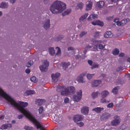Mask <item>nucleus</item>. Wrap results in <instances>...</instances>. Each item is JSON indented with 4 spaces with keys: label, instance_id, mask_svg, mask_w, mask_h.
<instances>
[{
    "label": "nucleus",
    "instance_id": "obj_1",
    "mask_svg": "<svg viewBox=\"0 0 130 130\" xmlns=\"http://www.w3.org/2000/svg\"><path fill=\"white\" fill-rule=\"evenodd\" d=\"M3 97L8 102L9 104L17 108L26 117L28 118L36 126L37 129L40 128L41 130H45L40 123L38 121L29 111L27 109L24 108L28 105L26 102H24L20 101L16 102L10 96L7 94L0 87V97Z\"/></svg>",
    "mask_w": 130,
    "mask_h": 130
},
{
    "label": "nucleus",
    "instance_id": "obj_2",
    "mask_svg": "<svg viewBox=\"0 0 130 130\" xmlns=\"http://www.w3.org/2000/svg\"><path fill=\"white\" fill-rule=\"evenodd\" d=\"M66 4L63 2L57 0L54 2L50 6V10L54 14L62 12L66 8Z\"/></svg>",
    "mask_w": 130,
    "mask_h": 130
},
{
    "label": "nucleus",
    "instance_id": "obj_3",
    "mask_svg": "<svg viewBox=\"0 0 130 130\" xmlns=\"http://www.w3.org/2000/svg\"><path fill=\"white\" fill-rule=\"evenodd\" d=\"M58 89H61V94L64 96H67L71 95L72 93H74L75 92V88L73 86H70L67 88L62 87L61 86L58 87Z\"/></svg>",
    "mask_w": 130,
    "mask_h": 130
},
{
    "label": "nucleus",
    "instance_id": "obj_4",
    "mask_svg": "<svg viewBox=\"0 0 130 130\" xmlns=\"http://www.w3.org/2000/svg\"><path fill=\"white\" fill-rule=\"evenodd\" d=\"M119 18H117L115 19L113 21L114 22L116 23V25L118 26H123L129 22L130 21L129 19L128 18L124 19L121 21H119Z\"/></svg>",
    "mask_w": 130,
    "mask_h": 130
},
{
    "label": "nucleus",
    "instance_id": "obj_5",
    "mask_svg": "<svg viewBox=\"0 0 130 130\" xmlns=\"http://www.w3.org/2000/svg\"><path fill=\"white\" fill-rule=\"evenodd\" d=\"M82 91L79 90L76 92V94L74 95L73 96V100L74 102H78L82 98Z\"/></svg>",
    "mask_w": 130,
    "mask_h": 130
},
{
    "label": "nucleus",
    "instance_id": "obj_6",
    "mask_svg": "<svg viewBox=\"0 0 130 130\" xmlns=\"http://www.w3.org/2000/svg\"><path fill=\"white\" fill-rule=\"evenodd\" d=\"M113 118L114 119L110 123L111 125L116 126L119 125L121 121V119L120 117L117 115H116L113 117Z\"/></svg>",
    "mask_w": 130,
    "mask_h": 130
},
{
    "label": "nucleus",
    "instance_id": "obj_7",
    "mask_svg": "<svg viewBox=\"0 0 130 130\" xmlns=\"http://www.w3.org/2000/svg\"><path fill=\"white\" fill-rule=\"evenodd\" d=\"M85 74L82 73L78 75L76 78V80L78 83H84L86 82V80L84 77Z\"/></svg>",
    "mask_w": 130,
    "mask_h": 130
},
{
    "label": "nucleus",
    "instance_id": "obj_8",
    "mask_svg": "<svg viewBox=\"0 0 130 130\" xmlns=\"http://www.w3.org/2000/svg\"><path fill=\"white\" fill-rule=\"evenodd\" d=\"M48 65V61L46 60H44L43 64L39 67L40 70L42 72H46L47 71V67Z\"/></svg>",
    "mask_w": 130,
    "mask_h": 130
},
{
    "label": "nucleus",
    "instance_id": "obj_9",
    "mask_svg": "<svg viewBox=\"0 0 130 130\" xmlns=\"http://www.w3.org/2000/svg\"><path fill=\"white\" fill-rule=\"evenodd\" d=\"M50 25V20L49 19H46L42 23V27L45 29H48Z\"/></svg>",
    "mask_w": 130,
    "mask_h": 130
},
{
    "label": "nucleus",
    "instance_id": "obj_10",
    "mask_svg": "<svg viewBox=\"0 0 130 130\" xmlns=\"http://www.w3.org/2000/svg\"><path fill=\"white\" fill-rule=\"evenodd\" d=\"M52 117L53 120L59 123L61 122L62 117L60 115H53Z\"/></svg>",
    "mask_w": 130,
    "mask_h": 130
},
{
    "label": "nucleus",
    "instance_id": "obj_11",
    "mask_svg": "<svg viewBox=\"0 0 130 130\" xmlns=\"http://www.w3.org/2000/svg\"><path fill=\"white\" fill-rule=\"evenodd\" d=\"M110 113L107 112H105L102 113L100 116V119L101 120H106L111 117Z\"/></svg>",
    "mask_w": 130,
    "mask_h": 130
},
{
    "label": "nucleus",
    "instance_id": "obj_12",
    "mask_svg": "<svg viewBox=\"0 0 130 130\" xmlns=\"http://www.w3.org/2000/svg\"><path fill=\"white\" fill-rule=\"evenodd\" d=\"M60 75L59 73L52 74L51 75L52 80L54 83H56L59 80V77Z\"/></svg>",
    "mask_w": 130,
    "mask_h": 130
},
{
    "label": "nucleus",
    "instance_id": "obj_13",
    "mask_svg": "<svg viewBox=\"0 0 130 130\" xmlns=\"http://www.w3.org/2000/svg\"><path fill=\"white\" fill-rule=\"evenodd\" d=\"M91 42L92 44L96 46L95 50L98 51V46L99 44L103 43V41L101 40H96L95 39H93L91 40Z\"/></svg>",
    "mask_w": 130,
    "mask_h": 130
},
{
    "label": "nucleus",
    "instance_id": "obj_14",
    "mask_svg": "<svg viewBox=\"0 0 130 130\" xmlns=\"http://www.w3.org/2000/svg\"><path fill=\"white\" fill-rule=\"evenodd\" d=\"M84 116L82 115H77L74 116L73 120L75 122L82 121L83 119Z\"/></svg>",
    "mask_w": 130,
    "mask_h": 130
},
{
    "label": "nucleus",
    "instance_id": "obj_15",
    "mask_svg": "<svg viewBox=\"0 0 130 130\" xmlns=\"http://www.w3.org/2000/svg\"><path fill=\"white\" fill-rule=\"evenodd\" d=\"M102 83V81L100 80H94L92 82L91 86L93 87H95L98 86Z\"/></svg>",
    "mask_w": 130,
    "mask_h": 130
},
{
    "label": "nucleus",
    "instance_id": "obj_16",
    "mask_svg": "<svg viewBox=\"0 0 130 130\" xmlns=\"http://www.w3.org/2000/svg\"><path fill=\"white\" fill-rule=\"evenodd\" d=\"M88 107L85 106L81 108V112L84 115H87L89 111V108Z\"/></svg>",
    "mask_w": 130,
    "mask_h": 130
},
{
    "label": "nucleus",
    "instance_id": "obj_17",
    "mask_svg": "<svg viewBox=\"0 0 130 130\" xmlns=\"http://www.w3.org/2000/svg\"><path fill=\"white\" fill-rule=\"evenodd\" d=\"M92 24L94 25H98L101 26H102L103 25V22L100 21L99 20H95L91 22Z\"/></svg>",
    "mask_w": 130,
    "mask_h": 130
},
{
    "label": "nucleus",
    "instance_id": "obj_18",
    "mask_svg": "<svg viewBox=\"0 0 130 130\" xmlns=\"http://www.w3.org/2000/svg\"><path fill=\"white\" fill-rule=\"evenodd\" d=\"M104 109V108L103 107H98L93 108L92 109V110L96 112L97 113H99L102 111Z\"/></svg>",
    "mask_w": 130,
    "mask_h": 130
},
{
    "label": "nucleus",
    "instance_id": "obj_19",
    "mask_svg": "<svg viewBox=\"0 0 130 130\" xmlns=\"http://www.w3.org/2000/svg\"><path fill=\"white\" fill-rule=\"evenodd\" d=\"M98 18V15L96 14H91L87 18L88 21H91L93 20Z\"/></svg>",
    "mask_w": 130,
    "mask_h": 130
},
{
    "label": "nucleus",
    "instance_id": "obj_20",
    "mask_svg": "<svg viewBox=\"0 0 130 130\" xmlns=\"http://www.w3.org/2000/svg\"><path fill=\"white\" fill-rule=\"evenodd\" d=\"M92 3L90 1H88L86 3V10L87 11L90 10L92 8Z\"/></svg>",
    "mask_w": 130,
    "mask_h": 130
},
{
    "label": "nucleus",
    "instance_id": "obj_21",
    "mask_svg": "<svg viewBox=\"0 0 130 130\" xmlns=\"http://www.w3.org/2000/svg\"><path fill=\"white\" fill-rule=\"evenodd\" d=\"M102 97L106 98L109 94V92L107 90H104L101 93Z\"/></svg>",
    "mask_w": 130,
    "mask_h": 130
},
{
    "label": "nucleus",
    "instance_id": "obj_22",
    "mask_svg": "<svg viewBox=\"0 0 130 130\" xmlns=\"http://www.w3.org/2000/svg\"><path fill=\"white\" fill-rule=\"evenodd\" d=\"M100 94V93L98 91L94 92L91 94V97L93 99L97 98Z\"/></svg>",
    "mask_w": 130,
    "mask_h": 130
},
{
    "label": "nucleus",
    "instance_id": "obj_23",
    "mask_svg": "<svg viewBox=\"0 0 130 130\" xmlns=\"http://www.w3.org/2000/svg\"><path fill=\"white\" fill-rule=\"evenodd\" d=\"M104 36L105 38H110L113 36V35L111 31H108L105 33Z\"/></svg>",
    "mask_w": 130,
    "mask_h": 130
},
{
    "label": "nucleus",
    "instance_id": "obj_24",
    "mask_svg": "<svg viewBox=\"0 0 130 130\" xmlns=\"http://www.w3.org/2000/svg\"><path fill=\"white\" fill-rule=\"evenodd\" d=\"M45 102L44 99H37L35 101L36 104L38 105H41Z\"/></svg>",
    "mask_w": 130,
    "mask_h": 130
},
{
    "label": "nucleus",
    "instance_id": "obj_25",
    "mask_svg": "<svg viewBox=\"0 0 130 130\" xmlns=\"http://www.w3.org/2000/svg\"><path fill=\"white\" fill-rule=\"evenodd\" d=\"M12 125L10 124H4L2 125L0 128L2 129H6L8 128H9L11 127Z\"/></svg>",
    "mask_w": 130,
    "mask_h": 130
},
{
    "label": "nucleus",
    "instance_id": "obj_26",
    "mask_svg": "<svg viewBox=\"0 0 130 130\" xmlns=\"http://www.w3.org/2000/svg\"><path fill=\"white\" fill-rule=\"evenodd\" d=\"M35 93V92L33 90H28L26 91L24 93V95L25 96H28L29 95L34 94Z\"/></svg>",
    "mask_w": 130,
    "mask_h": 130
},
{
    "label": "nucleus",
    "instance_id": "obj_27",
    "mask_svg": "<svg viewBox=\"0 0 130 130\" xmlns=\"http://www.w3.org/2000/svg\"><path fill=\"white\" fill-rule=\"evenodd\" d=\"M48 52L51 55L53 56L55 54V51L53 47H50L48 48Z\"/></svg>",
    "mask_w": 130,
    "mask_h": 130
},
{
    "label": "nucleus",
    "instance_id": "obj_28",
    "mask_svg": "<svg viewBox=\"0 0 130 130\" xmlns=\"http://www.w3.org/2000/svg\"><path fill=\"white\" fill-rule=\"evenodd\" d=\"M55 48L56 51V56H60L61 54V51L60 48L58 47H56Z\"/></svg>",
    "mask_w": 130,
    "mask_h": 130
},
{
    "label": "nucleus",
    "instance_id": "obj_29",
    "mask_svg": "<svg viewBox=\"0 0 130 130\" xmlns=\"http://www.w3.org/2000/svg\"><path fill=\"white\" fill-rule=\"evenodd\" d=\"M70 65V63L69 62H63L61 63V65L62 67L63 68L65 69L67 68L68 66Z\"/></svg>",
    "mask_w": 130,
    "mask_h": 130
},
{
    "label": "nucleus",
    "instance_id": "obj_30",
    "mask_svg": "<svg viewBox=\"0 0 130 130\" xmlns=\"http://www.w3.org/2000/svg\"><path fill=\"white\" fill-rule=\"evenodd\" d=\"M84 6L83 4L82 3H80L78 4L76 7L75 9L78 10H81L82 9Z\"/></svg>",
    "mask_w": 130,
    "mask_h": 130
},
{
    "label": "nucleus",
    "instance_id": "obj_31",
    "mask_svg": "<svg viewBox=\"0 0 130 130\" xmlns=\"http://www.w3.org/2000/svg\"><path fill=\"white\" fill-rule=\"evenodd\" d=\"M88 13H85L80 17L79 19V22H80L81 21L84 20L88 16Z\"/></svg>",
    "mask_w": 130,
    "mask_h": 130
},
{
    "label": "nucleus",
    "instance_id": "obj_32",
    "mask_svg": "<svg viewBox=\"0 0 130 130\" xmlns=\"http://www.w3.org/2000/svg\"><path fill=\"white\" fill-rule=\"evenodd\" d=\"M108 52V50L106 49H103L100 52V54L102 55H105Z\"/></svg>",
    "mask_w": 130,
    "mask_h": 130
},
{
    "label": "nucleus",
    "instance_id": "obj_33",
    "mask_svg": "<svg viewBox=\"0 0 130 130\" xmlns=\"http://www.w3.org/2000/svg\"><path fill=\"white\" fill-rule=\"evenodd\" d=\"M8 6V3H2L0 4V8H7Z\"/></svg>",
    "mask_w": 130,
    "mask_h": 130
},
{
    "label": "nucleus",
    "instance_id": "obj_34",
    "mask_svg": "<svg viewBox=\"0 0 130 130\" xmlns=\"http://www.w3.org/2000/svg\"><path fill=\"white\" fill-rule=\"evenodd\" d=\"M95 74L94 73L92 74L89 73H87L86 75L87 78L88 80L91 79L95 75Z\"/></svg>",
    "mask_w": 130,
    "mask_h": 130
},
{
    "label": "nucleus",
    "instance_id": "obj_35",
    "mask_svg": "<svg viewBox=\"0 0 130 130\" xmlns=\"http://www.w3.org/2000/svg\"><path fill=\"white\" fill-rule=\"evenodd\" d=\"M104 4V2L103 1H101L98 2L97 5L99 8H101L103 7Z\"/></svg>",
    "mask_w": 130,
    "mask_h": 130
},
{
    "label": "nucleus",
    "instance_id": "obj_36",
    "mask_svg": "<svg viewBox=\"0 0 130 130\" xmlns=\"http://www.w3.org/2000/svg\"><path fill=\"white\" fill-rule=\"evenodd\" d=\"M71 11V8L69 9L65 10L64 12L62 13L63 15H65L69 14Z\"/></svg>",
    "mask_w": 130,
    "mask_h": 130
},
{
    "label": "nucleus",
    "instance_id": "obj_37",
    "mask_svg": "<svg viewBox=\"0 0 130 130\" xmlns=\"http://www.w3.org/2000/svg\"><path fill=\"white\" fill-rule=\"evenodd\" d=\"M119 53V50L117 48L114 49L112 51V53L115 55H117Z\"/></svg>",
    "mask_w": 130,
    "mask_h": 130
},
{
    "label": "nucleus",
    "instance_id": "obj_38",
    "mask_svg": "<svg viewBox=\"0 0 130 130\" xmlns=\"http://www.w3.org/2000/svg\"><path fill=\"white\" fill-rule=\"evenodd\" d=\"M31 81L34 83H36L37 82L38 79L36 77L33 76L30 79Z\"/></svg>",
    "mask_w": 130,
    "mask_h": 130
},
{
    "label": "nucleus",
    "instance_id": "obj_39",
    "mask_svg": "<svg viewBox=\"0 0 130 130\" xmlns=\"http://www.w3.org/2000/svg\"><path fill=\"white\" fill-rule=\"evenodd\" d=\"M119 87H116L113 89L112 92L114 94H116L118 90L119 89Z\"/></svg>",
    "mask_w": 130,
    "mask_h": 130
},
{
    "label": "nucleus",
    "instance_id": "obj_40",
    "mask_svg": "<svg viewBox=\"0 0 130 130\" xmlns=\"http://www.w3.org/2000/svg\"><path fill=\"white\" fill-rule=\"evenodd\" d=\"M87 33V32L85 31H83L81 32L79 35V37H82Z\"/></svg>",
    "mask_w": 130,
    "mask_h": 130
},
{
    "label": "nucleus",
    "instance_id": "obj_41",
    "mask_svg": "<svg viewBox=\"0 0 130 130\" xmlns=\"http://www.w3.org/2000/svg\"><path fill=\"white\" fill-rule=\"evenodd\" d=\"M24 128L26 130H33V128L32 127L28 126H25Z\"/></svg>",
    "mask_w": 130,
    "mask_h": 130
},
{
    "label": "nucleus",
    "instance_id": "obj_42",
    "mask_svg": "<svg viewBox=\"0 0 130 130\" xmlns=\"http://www.w3.org/2000/svg\"><path fill=\"white\" fill-rule=\"evenodd\" d=\"M100 32L99 31H96L94 33V37L95 38H97L99 36Z\"/></svg>",
    "mask_w": 130,
    "mask_h": 130
},
{
    "label": "nucleus",
    "instance_id": "obj_43",
    "mask_svg": "<svg viewBox=\"0 0 130 130\" xmlns=\"http://www.w3.org/2000/svg\"><path fill=\"white\" fill-rule=\"evenodd\" d=\"M44 110V108L42 107H40L38 109L39 113L40 114H41Z\"/></svg>",
    "mask_w": 130,
    "mask_h": 130
},
{
    "label": "nucleus",
    "instance_id": "obj_44",
    "mask_svg": "<svg viewBox=\"0 0 130 130\" xmlns=\"http://www.w3.org/2000/svg\"><path fill=\"white\" fill-rule=\"evenodd\" d=\"M33 63V62L32 61L30 60L26 64V66L29 67H30Z\"/></svg>",
    "mask_w": 130,
    "mask_h": 130
},
{
    "label": "nucleus",
    "instance_id": "obj_45",
    "mask_svg": "<svg viewBox=\"0 0 130 130\" xmlns=\"http://www.w3.org/2000/svg\"><path fill=\"white\" fill-rule=\"evenodd\" d=\"M99 64L97 63L93 64L92 65L91 68V69H93L96 68H98L99 67Z\"/></svg>",
    "mask_w": 130,
    "mask_h": 130
},
{
    "label": "nucleus",
    "instance_id": "obj_46",
    "mask_svg": "<svg viewBox=\"0 0 130 130\" xmlns=\"http://www.w3.org/2000/svg\"><path fill=\"white\" fill-rule=\"evenodd\" d=\"M76 124L80 127H82L84 125V123L82 122H77L76 123Z\"/></svg>",
    "mask_w": 130,
    "mask_h": 130
},
{
    "label": "nucleus",
    "instance_id": "obj_47",
    "mask_svg": "<svg viewBox=\"0 0 130 130\" xmlns=\"http://www.w3.org/2000/svg\"><path fill=\"white\" fill-rule=\"evenodd\" d=\"M98 48L100 49H102L104 48L105 46V45H103L102 44H99L98 45Z\"/></svg>",
    "mask_w": 130,
    "mask_h": 130
},
{
    "label": "nucleus",
    "instance_id": "obj_48",
    "mask_svg": "<svg viewBox=\"0 0 130 130\" xmlns=\"http://www.w3.org/2000/svg\"><path fill=\"white\" fill-rule=\"evenodd\" d=\"M105 98L102 97V98L100 100V102L102 103H106V99H105Z\"/></svg>",
    "mask_w": 130,
    "mask_h": 130
},
{
    "label": "nucleus",
    "instance_id": "obj_49",
    "mask_svg": "<svg viewBox=\"0 0 130 130\" xmlns=\"http://www.w3.org/2000/svg\"><path fill=\"white\" fill-rule=\"evenodd\" d=\"M113 105V104L112 103H111L108 104L107 105V107L108 108H110L112 107Z\"/></svg>",
    "mask_w": 130,
    "mask_h": 130
},
{
    "label": "nucleus",
    "instance_id": "obj_50",
    "mask_svg": "<svg viewBox=\"0 0 130 130\" xmlns=\"http://www.w3.org/2000/svg\"><path fill=\"white\" fill-rule=\"evenodd\" d=\"M63 36H58L55 40L56 41H59L62 38H63Z\"/></svg>",
    "mask_w": 130,
    "mask_h": 130
},
{
    "label": "nucleus",
    "instance_id": "obj_51",
    "mask_svg": "<svg viewBox=\"0 0 130 130\" xmlns=\"http://www.w3.org/2000/svg\"><path fill=\"white\" fill-rule=\"evenodd\" d=\"M67 49L68 51H72L74 50V48L73 47L70 46L68 47Z\"/></svg>",
    "mask_w": 130,
    "mask_h": 130
},
{
    "label": "nucleus",
    "instance_id": "obj_52",
    "mask_svg": "<svg viewBox=\"0 0 130 130\" xmlns=\"http://www.w3.org/2000/svg\"><path fill=\"white\" fill-rule=\"evenodd\" d=\"M69 101V99L68 98H65L64 99V102L66 103H68Z\"/></svg>",
    "mask_w": 130,
    "mask_h": 130
},
{
    "label": "nucleus",
    "instance_id": "obj_53",
    "mask_svg": "<svg viewBox=\"0 0 130 130\" xmlns=\"http://www.w3.org/2000/svg\"><path fill=\"white\" fill-rule=\"evenodd\" d=\"M23 117V115H19L18 117L17 118L18 119H20L22 118Z\"/></svg>",
    "mask_w": 130,
    "mask_h": 130
},
{
    "label": "nucleus",
    "instance_id": "obj_54",
    "mask_svg": "<svg viewBox=\"0 0 130 130\" xmlns=\"http://www.w3.org/2000/svg\"><path fill=\"white\" fill-rule=\"evenodd\" d=\"M88 63L90 65L92 66V61L91 60H88Z\"/></svg>",
    "mask_w": 130,
    "mask_h": 130
},
{
    "label": "nucleus",
    "instance_id": "obj_55",
    "mask_svg": "<svg viewBox=\"0 0 130 130\" xmlns=\"http://www.w3.org/2000/svg\"><path fill=\"white\" fill-rule=\"evenodd\" d=\"M121 128L123 129V130H124L126 128V127L124 125H122L120 127Z\"/></svg>",
    "mask_w": 130,
    "mask_h": 130
},
{
    "label": "nucleus",
    "instance_id": "obj_56",
    "mask_svg": "<svg viewBox=\"0 0 130 130\" xmlns=\"http://www.w3.org/2000/svg\"><path fill=\"white\" fill-rule=\"evenodd\" d=\"M25 72L27 73H29L30 72V70L29 69H27L26 70Z\"/></svg>",
    "mask_w": 130,
    "mask_h": 130
},
{
    "label": "nucleus",
    "instance_id": "obj_57",
    "mask_svg": "<svg viewBox=\"0 0 130 130\" xmlns=\"http://www.w3.org/2000/svg\"><path fill=\"white\" fill-rule=\"evenodd\" d=\"M112 19V18L111 17H107L106 19L107 20H111Z\"/></svg>",
    "mask_w": 130,
    "mask_h": 130
},
{
    "label": "nucleus",
    "instance_id": "obj_58",
    "mask_svg": "<svg viewBox=\"0 0 130 130\" xmlns=\"http://www.w3.org/2000/svg\"><path fill=\"white\" fill-rule=\"evenodd\" d=\"M10 2L12 4H13L16 1V0H9Z\"/></svg>",
    "mask_w": 130,
    "mask_h": 130
},
{
    "label": "nucleus",
    "instance_id": "obj_59",
    "mask_svg": "<svg viewBox=\"0 0 130 130\" xmlns=\"http://www.w3.org/2000/svg\"><path fill=\"white\" fill-rule=\"evenodd\" d=\"M49 0H44V2L45 4H47L49 2Z\"/></svg>",
    "mask_w": 130,
    "mask_h": 130
},
{
    "label": "nucleus",
    "instance_id": "obj_60",
    "mask_svg": "<svg viewBox=\"0 0 130 130\" xmlns=\"http://www.w3.org/2000/svg\"><path fill=\"white\" fill-rule=\"evenodd\" d=\"M80 57V56L79 55H76L75 56V58L76 59H78Z\"/></svg>",
    "mask_w": 130,
    "mask_h": 130
},
{
    "label": "nucleus",
    "instance_id": "obj_61",
    "mask_svg": "<svg viewBox=\"0 0 130 130\" xmlns=\"http://www.w3.org/2000/svg\"><path fill=\"white\" fill-rule=\"evenodd\" d=\"M124 55V53H122L120 54L119 55V56L120 57H122V56H123Z\"/></svg>",
    "mask_w": 130,
    "mask_h": 130
},
{
    "label": "nucleus",
    "instance_id": "obj_62",
    "mask_svg": "<svg viewBox=\"0 0 130 130\" xmlns=\"http://www.w3.org/2000/svg\"><path fill=\"white\" fill-rule=\"evenodd\" d=\"M110 1L112 2H116L119 1V0H110Z\"/></svg>",
    "mask_w": 130,
    "mask_h": 130
},
{
    "label": "nucleus",
    "instance_id": "obj_63",
    "mask_svg": "<svg viewBox=\"0 0 130 130\" xmlns=\"http://www.w3.org/2000/svg\"><path fill=\"white\" fill-rule=\"evenodd\" d=\"M4 117V115H3L2 116L0 117V120H3Z\"/></svg>",
    "mask_w": 130,
    "mask_h": 130
},
{
    "label": "nucleus",
    "instance_id": "obj_64",
    "mask_svg": "<svg viewBox=\"0 0 130 130\" xmlns=\"http://www.w3.org/2000/svg\"><path fill=\"white\" fill-rule=\"evenodd\" d=\"M127 61L130 62V57H128L127 59Z\"/></svg>",
    "mask_w": 130,
    "mask_h": 130
}]
</instances>
